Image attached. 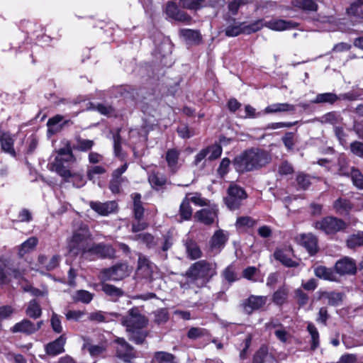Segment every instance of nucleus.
<instances>
[{
  "label": "nucleus",
  "instance_id": "f257e3e1",
  "mask_svg": "<svg viewBox=\"0 0 363 363\" xmlns=\"http://www.w3.org/2000/svg\"><path fill=\"white\" fill-rule=\"evenodd\" d=\"M271 160L270 155L262 150L251 149L245 151L234 160L235 169L239 172L257 169Z\"/></svg>",
  "mask_w": 363,
  "mask_h": 363
},
{
  "label": "nucleus",
  "instance_id": "f03ea898",
  "mask_svg": "<svg viewBox=\"0 0 363 363\" xmlns=\"http://www.w3.org/2000/svg\"><path fill=\"white\" fill-rule=\"evenodd\" d=\"M92 244V238L86 225H82L76 230L68 242L67 248L70 254L76 256L88 255Z\"/></svg>",
  "mask_w": 363,
  "mask_h": 363
},
{
  "label": "nucleus",
  "instance_id": "7ed1b4c3",
  "mask_svg": "<svg viewBox=\"0 0 363 363\" xmlns=\"http://www.w3.org/2000/svg\"><path fill=\"white\" fill-rule=\"evenodd\" d=\"M76 159L73 155L72 148L69 143L65 147L57 151V155L54 160L49 164L50 169L55 172L65 180L73 177L69 165L75 162Z\"/></svg>",
  "mask_w": 363,
  "mask_h": 363
},
{
  "label": "nucleus",
  "instance_id": "20e7f679",
  "mask_svg": "<svg viewBox=\"0 0 363 363\" xmlns=\"http://www.w3.org/2000/svg\"><path fill=\"white\" fill-rule=\"evenodd\" d=\"M217 273L215 262L200 260L194 263L186 272L188 277L194 281L197 285L203 286Z\"/></svg>",
  "mask_w": 363,
  "mask_h": 363
},
{
  "label": "nucleus",
  "instance_id": "39448f33",
  "mask_svg": "<svg viewBox=\"0 0 363 363\" xmlns=\"http://www.w3.org/2000/svg\"><path fill=\"white\" fill-rule=\"evenodd\" d=\"M313 226L327 235H333L347 228V224L342 219L327 216L314 223Z\"/></svg>",
  "mask_w": 363,
  "mask_h": 363
},
{
  "label": "nucleus",
  "instance_id": "423d86ee",
  "mask_svg": "<svg viewBox=\"0 0 363 363\" xmlns=\"http://www.w3.org/2000/svg\"><path fill=\"white\" fill-rule=\"evenodd\" d=\"M246 198L247 194L243 189L236 184H230L224 201L230 210H235L240 208L242 201Z\"/></svg>",
  "mask_w": 363,
  "mask_h": 363
},
{
  "label": "nucleus",
  "instance_id": "0eeeda50",
  "mask_svg": "<svg viewBox=\"0 0 363 363\" xmlns=\"http://www.w3.org/2000/svg\"><path fill=\"white\" fill-rule=\"evenodd\" d=\"M128 275V267L125 264H120L112 267L103 269L99 276L102 282L107 281L121 280Z\"/></svg>",
  "mask_w": 363,
  "mask_h": 363
},
{
  "label": "nucleus",
  "instance_id": "6e6552de",
  "mask_svg": "<svg viewBox=\"0 0 363 363\" xmlns=\"http://www.w3.org/2000/svg\"><path fill=\"white\" fill-rule=\"evenodd\" d=\"M146 319L142 315L138 308H133L129 311L127 316L123 317L122 323L127 328V330L134 332L145 326Z\"/></svg>",
  "mask_w": 363,
  "mask_h": 363
},
{
  "label": "nucleus",
  "instance_id": "1a4fd4ad",
  "mask_svg": "<svg viewBox=\"0 0 363 363\" xmlns=\"http://www.w3.org/2000/svg\"><path fill=\"white\" fill-rule=\"evenodd\" d=\"M262 26V24L260 21H257L250 26H245L244 23H234L225 28V35L228 37H235L241 33H254L259 30Z\"/></svg>",
  "mask_w": 363,
  "mask_h": 363
},
{
  "label": "nucleus",
  "instance_id": "9d476101",
  "mask_svg": "<svg viewBox=\"0 0 363 363\" xmlns=\"http://www.w3.org/2000/svg\"><path fill=\"white\" fill-rule=\"evenodd\" d=\"M116 352L118 358L125 362L130 363L132 359L136 357V353L133 348L122 338L116 340Z\"/></svg>",
  "mask_w": 363,
  "mask_h": 363
},
{
  "label": "nucleus",
  "instance_id": "9b49d317",
  "mask_svg": "<svg viewBox=\"0 0 363 363\" xmlns=\"http://www.w3.org/2000/svg\"><path fill=\"white\" fill-rule=\"evenodd\" d=\"M42 324V321L35 323L28 319H23L16 323L11 328V331L13 333H21L26 335H31L37 332L41 328Z\"/></svg>",
  "mask_w": 363,
  "mask_h": 363
},
{
  "label": "nucleus",
  "instance_id": "f8f14e48",
  "mask_svg": "<svg viewBox=\"0 0 363 363\" xmlns=\"http://www.w3.org/2000/svg\"><path fill=\"white\" fill-rule=\"evenodd\" d=\"M181 151L177 148L168 149L165 154V160L169 171L175 174L182 167V160L180 159Z\"/></svg>",
  "mask_w": 363,
  "mask_h": 363
},
{
  "label": "nucleus",
  "instance_id": "ddd939ff",
  "mask_svg": "<svg viewBox=\"0 0 363 363\" xmlns=\"http://www.w3.org/2000/svg\"><path fill=\"white\" fill-rule=\"evenodd\" d=\"M165 13L169 17L174 20L188 23L191 18L184 11H180L176 4L173 1H168L165 7Z\"/></svg>",
  "mask_w": 363,
  "mask_h": 363
},
{
  "label": "nucleus",
  "instance_id": "4468645a",
  "mask_svg": "<svg viewBox=\"0 0 363 363\" xmlns=\"http://www.w3.org/2000/svg\"><path fill=\"white\" fill-rule=\"evenodd\" d=\"M267 298L264 296H250L244 303L245 311L250 314L254 311L261 308L267 303Z\"/></svg>",
  "mask_w": 363,
  "mask_h": 363
},
{
  "label": "nucleus",
  "instance_id": "2eb2a0df",
  "mask_svg": "<svg viewBox=\"0 0 363 363\" xmlns=\"http://www.w3.org/2000/svg\"><path fill=\"white\" fill-rule=\"evenodd\" d=\"M89 206L95 212L104 216L113 213L117 208V203L115 201H108L105 203L91 201Z\"/></svg>",
  "mask_w": 363,
  "mask_h": 363
},
{
  "label": "nucleus",
  "instance_id": "dca6fc26",
  "mask_svg": "<svg viewBox=\"0 0 363 363\" xmlns=\"http://www.w3.org/2000/svg\"><path fill=\"white\" fill-rule=\"evenodd\" d=\"M298 242L303 246L310 255H314L318 250L317 238L311 233L302 234L298 238Z\"/></svg>",
  "mask_w": 363,
  "mask_h": 363
},
{
  "label": "nucleus",
  "instance_id": "f3484780",
  "mask_svg": "<svg viewBox=\"0 0 363 363\" xmlns=\"http://www.w3.org/2000/svg\"><path fill=\"white\" fill-rule=\"evenodd\" d=\"M259 21L262 24V27L264 26L271 30L277 31H282L296 26V23L292 21L281 19H272L270 21H265L264 23H262V21Z\"/></svg>",
  "mask_w": 363,
  "mask_h": 363
},
{
  "label": "nucleus",
  "instance_id": "a211bd4d",
  "mask_svg": "<svg viewBox=\"0 0 363 363\" xmlns=\"http://www.w3.org/2000/svg\"><path fill=\"white\" fill-rule=\"evenodd\" d=\"M356 269L355 262L348 257H345L335 264V270L340 274H354Z\"/></svg>",
  "mask_w": 363,
  "mask_h": 363
},
{
  "label": "nucleus",
  "instance_id": "6ab92c4d",
  "mask_svg": "<svg viewBox=\"0 0 363 363\" xmlns=\"http://www.w3.org/2000/svg\"><path fill=\"white\" fill-rule=\"evenodd\" d=\"M216 216V209L211 207L208 208H203L197 211L194 215V218L198 221L205 225H209L214 222Z\"/></svg>",
  "mask_w": 363,
  "mask_h": 363
},
{
  "label": "nucleus",
  "instance_id": "aec40b11",
  "mask_svg": "<svg viewBox=\"0 0 363 363\" xmlns=\"http://www.w3.org/2000/svg\"><path fill=\"white\" fill-rule=\"evenodd\" d=\"M66 342V337L64 335H60L55 341L46 345V353L49 355L55 356L64 352V346Z\"/></svg>",
  "mask_w": 363,
  "mask_h": 363
},
{
  "label": "nucleus",
  "instance_id": "412c9836",
  "mask_svg": "<svg viewBox=\"0 0 363 363\" xmlns=\"http://www.w3.org/2000/svg\"><path fill=\"white\" fill-rule=\"evenodd\" d=\"M96 255L101 257H111L114 254V250L110 245L104 244L95 245L92 242L88 255Z\"/></svg>",
  "mask_w": 363,
  "mask_h": 363
},
{
  "label": "nucleus",
  "instance_id": "4be33fe9",
  "mask_svg": "<svg viewBox=\"0 0 363 363\" xmlns=\"http://www.w3.org/2000/svg\"><path fill=\"white\" fill-rule=\"evenodd\" d=\"M227 241V235L221 230H217L210 242V246L213 251L216 253H218L220 250L224 247L225 242Z\"/></svg>",
  "mask_w": 363,
  "mask_h": 363
},
{
  "label": "nucleus",
  "instance_id": "5701e85b",
  "mask_svg": "<svg viewBox=\"0 0 363 363\" xmlns=\"http://www.w3.org/2000/svg\"><path fill=\"white\" fill-rule=\"evenodd\" d=\"M0 143L1 149L6 153L15 156L16 152L13 148L14 139L9 133H0Z\"/></svg>",
  "mask_w": 363,
  "mask_h": 363
},
{
  "label": "nucleus",
  "instance_id": "b1692460",
  "mask_svg": "<svg viewBox=\"0 0 363 363\" xmlns=\"http://www.w3.org/2000/svg\"><path fill=\"white\" fill-rule=\"evenodd\" d=\"M319 298L327 301L328 304L330 306H338L342 301L343 295L340 292L322 291L320 292Z\"/></svg>",
  "mask_w": 363,
  "mask_h": 363
},
{
  "label": "nucleus",
  "instance_id": "393cba45",
  "mask_svg": "<svg viewBox=\"0 0 363 363\" xmlns=\"http://www.w3.org/2000/svg\"><path fill=\"white\" fill-rule=\"evenodd\" d=\"M155 268V266L146 257L142 255H139L138 269L141 272L143 277H151Z\"/></svg>",
  "mask_w": 363,
  "mask_h": 363
},
{
  "label": "nucleus",
  "instance_id": "a878e982",
  "mask_svg": "<svg viewBox=\"0 0 363 363\" xmlns=\"http://www.w3.org/2000/svg\"><path fill=\"white\" fill-rule=\"evenodd\" d=\"M290 252V250H277L274 253V258L280 262L282 264L288 267H296L298 266V262L292 260L289 257V253Z\"/></svg>",
  "mask_w": 363,
  "mask_h": 363
},
{
  "label": "nucleus",
  "instance_id": "bb28decb",
  "mask_svg": "<svg viewBox=\"0 0 363 363\" xmlns=\"http://www.w3.org/2000/svg\"><path fill=\"white\" fill-rule=\"evenodd\" d=\"M60 259V256L58 255H53L49 259L45 255H40L38 262L46 270L50 271L58 266Z\"/></svg>",
  "mask_w": 363,
  "mask_h": 363
},
{
  "label": "nucleus",
  "instance_id": "cd10ccee",
  "mask_svg": "<svg viewBox=\"0 0 363 363\" xmlns=\"http://www.w3.org/2000/svg\"><path fill=\"white\" fill-rule=\"evenodd\" d=\"M295 111V106L287 103L284 104H273L264 109L265 113H274L278 112L294 111Z\"/></svg>",
  "mask_w": 363,
  "mask_h": 363
},
{
  "label": "nucleus",
  "instance_id": "c85d7f7f",
  "mask_svg": "<svg viewBox=\"0 0 363 363\" xmlns=\"http://www.w3.org/2000/svg\"><path fill=\"white\" fill-rule=\"evenodd\" d=\"M37 244L38 239L35 237L29 238L19 246L18 252L19 257H22L26 254L34 250Z\"/></svg>",
  "mask_w": 363,
  "mask_h": 363
},
{
  "label": "nucleus",
  "instance_id": "c756f323",
  "mask_svg": "<svg viewBox=\"0 0 363 363\" xmlns=\"http://www.w3.org/2000/svg\"><path fill=\"white\" fill-rule=\"evenodd\" d=\"M63 120V116L61 115H56L50 118L47 122L48 133L50 135H54L62 128V125L59 123Z\"/></svg>",
  "mask_w": 363,
  "mask_h": 363
},
{
  "label": "nucleus",
  "instance_id": "7c9ffc66",
  "mask_svg": "<svg viewBox=\"0 0 363 363\" xmlns=\"http://www.w3.org/2000/svg\"><path fill=\"white\" fill-rule=\"evenodd\" d=\"M133 200V213L135 220H140L143 216L144 208L142 206L141 196L140 194L135 193L132 194Z\"/></svg>",
  "mask_w": 363,
  "mask_h": 363
},
{
  "label": "nucleus",
  "instance_id": "2f4dec72",
  "mask_svg": "<svg viewBox=\"0 0 363 363\" xmlns=\"http://www.w3.org/2000/svg\"><path fill=\"white\" fill-rule=\"evenodd\" d=\"M86 105H89L90 106H87L86 108L89 109H94L99 111L100 113L107 116H112L116 115V110L114 108H113L111 106H108L104 104H99L96 106H94V104L91 103H86Z\"/></svg>",
  "mask_w": 363,
  "mask_h": 363
},
{
  "label": "nucleus",
  "instance_id": "473e14b6",
  "mask_svg": "<svg viewBox=\"0 0 363 363\" xmlns=\"http://www.w3.org/2000/svg\"><path fill=\"white\" fill-rule=\"evenodd\" d=\"M314 273L316 277L329 281L335 280V274L334 272L325 267L320 266L315 269Z\"/></svg>",
  "mask_w": 363,
  "mask_h": 363
},
{
  "label": "nucleus",
  "instance_id": "72a5a7b5",
  "mask_svg": "<svg viewBox=\"0 0 363 363\" xmlns=\"http://www.w3.org/2000/svg\"><path fill=\"white\" fill-rule=\"evenodd\" d=\"M180 33L184 39L189 43H199L201 40V35L196 30L182 29Z\"/></svg>",
  "mask_w": 363,
  "mask_h": 363
},
{
  "label": "nucleus",
  "instance_id": "f704fd0d",
  "mask_svg": "<svg viewBox=\"0 0 363 363\" xmlns=\"http://www.w3.org/2000/svg\"><path fill=\"white\" fill-rule=\"evenodd\" d=\"M94 298V294L86 290H78L73 295L72 298L76 302L89 303Z\"/></svg>",
  "mask_w": 363,
  "mask_h": 363
},
{
  "label": "nucleus",
  "instance_id": "c9c22d12",
  "mask_svg": "<svg viewBox=\"0 0 363 363\" xmlns=\"http://www.w3.org/2000/svg\"><path fill=\"white\" fill-rule=\"evenodd\" d=\"M186 250L188 257L192 259H198L201 255V252L197 244L192 240L186 241Z\"/></svg>",
  "mask_w": 363,
  "mask_h": 363
},
{
  "label": "nucleus",
  "instance_id": "e433bc0d",
  "mask_svg": "<svg viewBox=\"0 0 363 363\" xmlns=\"http://www.w3.org/2000/svg\"><path fill=\"white\" fill-rule=\"evenodd\" d=\"M333 207L336 212L341 214L348 213L352 208L350 202L344 199H337L334 202Z\"/></svg>",
  "mask_w": 363,
  "mask_h": 363
},
{
  "label": "nucleus",
  "instance_id": "4c0bfd02",
  "mask_svg": "<svg viewBox=\"0 0 363 363\" xmlns=\"http://www.w3.org/2000/svg\"><path fill=\"white\" fill-rule=\"evenodd\" d=\"M26 313L29 317L36 319L41 315L42 311L40 305L36 301L32 300L28 303Z\"/></svg>",
  "mask_w": 363,
  "mask_h": 363
},
{
  "label": "nucleus",
  "instance_id": "58836bf2",
  "mask_svg": "<svg viewBox=\"0 0 363 363\" xmlns=\"http://www.w3.org/2000/svg\"><path fill=\"white\" fill-rule=\"evenodd\" d=\"M363 245V231L350 235L347 240V246L349 248H355Z\"/></svg>",
  "mask_w": 363,
  "mask_h": 363
},
{
  "label": "nucleus",
  "instance_id": "ea45409f",
  "mask_svg": "<svg viewBox=\"0 0 363 363\" xmlns=\"http://www.w3.org/2000/svg\"><path fill=\"white\" fill-rule=\"evenodd\" d=\"M289 289L282 286L273 294V301L277 305H282L287 299Z\"/></svg>",
  "mask_w": 363,
  "mask_h": 363
},
{
  "label": "nucleus",
  "instance_id": "a19ab883",
  "mask_svg": "<svg viewBox=\"0 0 363 363\" xmlns=\"http://www.w3.org/2000/svg\"><path fill=\"white\" fill-rule=\"evenodd\" d=\"M292 4L298 8L308 11H316L318 6L313 0H293Z\"/></svg>",
  "mask_w": 363,
  "mask_h": 363
},
{
  "label": "nucleus",
  "instance_id": "79ce46f5",
  "mask_svg": "<svg viewBox=\"0 0 363 363\" xmlns=\"http://www.w3.org/2000/svg\"><path fill=\"white\" fill-rule=\"evenodd\" d=\"M307 330L311 337V350H315L319 346V333L315 326L311 323L308 324Z\"/></svg>",
  "mask_w": 363,
  "mask_h": 363
},
{
  "label": "nucleus",
  "instance_id": "37998d69",
  "mask_svg": "<svg viewBox=\"0 0 363 363\" xmlns=\"http://www.w3.org/2000/svg\"><path fill=\"white\" fill-rule=\"evenodd\" d=\"M107 345L106 342L99 345H91L86 342L84 345V348H87L91 356H98L106 351Z\"/></svg>",
  "mask_w": 363,
  "mask_h": 363
},
{
  "label": "nucleus",
  "instance_id": "c03bdc74",
  "mask_svg": "<svg viewBox=\"0 0 363 363\" xmlns=\"http://www.w3.org/2000/svg\"><path fill=\"white\" fill-rule=\"evenodd\" d=\"M103 291L112 298H117L123 295V291L119 288L108 284H102Z\"/></svg>",
  "mask_w": 363,
  "mask_h": 363
},
{
  "label": "nucleus",
  "instance_id": "a18cd8bd",
  "mask_svg": "<svg viewBox=\"0 0 363 363\" xmlns=\"http://www.w3.org/2000/svg\"><path fill=\"white\" fill-rule=\"evenodd\" d=\"M337 99V96L333 93L319 94L315 99L312 101L313 104L329 103L333 104Z\"/></svg>",
  "mask_w": 363,
  "mask_h": 363
},
{
  "label": "nucleus",
  "instance_id": "49530a36",
  "mask_svg": "<svg viewBox=\"0 0 363 363\" xmlns=\"http://www.w3.org/2000/svg\"><path fill=\"white\" fill-rule=\"evenodd\" d=\"M131 238L134 240L140 241L145 244L147 247H152L155 245L154 237L150 233L137 234Z\"/></svg>",
  "mask_w": 363,
  "mask_h": 363
},
{
  "label": "nucleus",
  "instance_id": "de8ad7c7",
  "mask_svg": "<svg viewBox=\"0 0 363 363\" xmlns=\"http://www.w3.org/2000/svg\"><path fill=\"white\" fill-rule=\"evenodd\" d=\"M6 268L7 260L0 257V285L6 284L9 281V274Z\"/></svg>",
  "mask_w": 363,
  "mask_h": 363
},
{
  "label": "nucleus",
  "instance_id": "09e8293b",
  "mask_svg": "<svg viewBox=\"0 0 363 363\" xmlns=\"http://www.w3.org/2000/svg\"><path fill=\"white\" fill-rule=\"evenodd\" d=\"M21 288L25 292H29L34 296H45L48 295V290L46 289H38L33 288L28 283H22Z\"/></svg>",
  "mask_w": 363,
  "mask_h": 363
},
{
  "label": "nucleus",
  "instance_id": "8fccbe9b",
  "mask_svg": "<svg viewBox=\"0 0 363 363\" xmlns=\"http://www.w3.org/2000/svg\"><path fill=\"white\" fill-rule=\"evenodd\" d=\"M222 276L229 283L234 282L238 279V275L233 265L228 266L222 272Z\"/></svg>",
  "mask_w": 363,
  "mask_h": 363
},
{
  "label": "nucleus",
  "instance_id": "3c124183",
  "mask_svg": "<svg viewBox=\"0 0 363 363\" xmlns=\"http://www.w3.org/2000/svg\"><path fill=\"white\" fill-rule=\"evenodd\" d=\"M180 216L184 220H189L192 216V209L188 199H184L180 205Z\"/></svg>",
  "mask_w": 363,
  "mask_h": 363
},
{
  "label": "nucleus",
  "instance_id": "603ef678",
  "mask_svg": "<svg viewBox=\"0 0 363 363\" xmlns=\"http://www.w3.org/2000/svg\"><path fill=\"white\" fill-rule=\"evenodd\" d=\"M94 143L91 140L82 139L79 138L77 139V144L74 146V148L79 151L86 152L91 150L94 146Z\"/></svg>",
  "mask_w": 363,
  "mask_h": 363
},
{
  "label": "nucleus",
  "instance_id": "864d4df0",
  "mask_svg": "<svg viewBox=\"0 0 363 363\" xmlns=\"http://www.w3.org/2000/svg\"><path fill=\"white\" fill-rule=\"evenodd\" d=\"M149 182L156 189L162 187L166 183V179L162 175L153 173L149 177Z\"/></svg>",
  "mask_w": 363,
  "mask_h": 363
},
{
  "label": "nucleus",
  "instance_id": "5fc2aeb1",
  "mask_svg": "<svg viewBox=\"0 0 363 363\" xmlns=\"http://www.w3.org/2000/svg\"><path fill=\"white\" fill-rule=\"evenodd\" d=\"M256 224L255 220L250 216H241L237 219L236 226L238 228H251Z\"/></svg>",
  "mask_w": 363,
  "mask_h": 363
},
{
  "label": "nucleus",
  "instance_id": "6e6d98bb",
  "mask_svg": "<svg viewBox=\"0 0 363 363\" xmlns=\"http://www.w3.org/2000/svg\"><path fill=\"white\" fill-rule=\"evenodd\" d=\"M185 199H188V202H192L195 205L203 206L206 205V199L201 197L198 193L186 194Z\"/></svg>",
  "mask_w": 363,
  "mask_h": 363
},
{
  "label": "nucleus",
  "instance_id": "4d7b16f0",
  "mask_svg": "<svg viewBox=\"0 0 363 363\" xmlns=\"http://www.w3.org/2000/svg\"><path fill=\"white\" fill-rule=\"evenodd\" d=\"M296 182L299 189H306L311 184L309 175L299 173L296 177Z\"/></svg>",
  "mask_w": 363,
  "mask_h": 363
},
{
  "label": "nucleus",
  "instance_id": "13d9d810",
  "mask_svg": "<svg viewBox=\"0 0 363 363\" xmlns=\"http://www.w3.org/2000/svg\"><path fill=\"white\" fill-rule=\"evenodd\" d=\"M206 150H208V159L210 160L218 158L222 153V147L219 145H213L206 148Z\"/></svg>",
  "mask_w": 363,
  "mask_h": 363
},
{
  "label": "nucleus",
  "instance_id": "bf43d9fd",
  "mask_svg": "<svg viewBox=\"0 0 363 363\" xmlns=\"http://www.w3.org/2000/svg\"><path fill=\"white\" fill-rule=\"evenodd\" d=\"M155 359L160 363H176L174 357L169 353L158 352L155 354Z\"/></svg>",
  "mask_w": 363,
  "mask_h": 363
},
{
  "label": "nucleus",
  "instance_id": "052dcab7",
  "mask_svg": "<svg viewBox=\"0 0 363 363\" xmlns=\"http://www.w3.org/2000/svg\"><path fill=\"white\" fill-rule=\"evenodd\" d=\"M351 177L354 186L360 189H363V175L359 170L352 169Z\"/></svg>",
  "mask_w": 363,
  "mask_h": 363
},
{
  "label": "nucleus",
  "instance_id": "680f3d73",
  "mask_svg": "<svg viewBox=\"0 0 363 363\" xmlns=\"http://www.w3.org/2000/svg\"><path fill=\"white\" fill-rule=\"evenodd\" d=\"M278 172L281 176L291 174L294 172V168L287 161H283L278 167Z\"/></svg>",
  "mask_w": 363,
  "mask_h": 363
},
{
  "label": "nucleus",
  "instance_id": "e2e57ef3",
  "mask_svg": "<svg viewBox=\"0 0 363 363\" xmlns=\"http://www.w3.org/2000/svg\"><path fill=\"white\" fill-rule=\"evenodd\" d=\"M114 153L116 156L121 155L122 139L119 135V130L113 135Z\"/></svg>",
  "mask_w": 363,
  "mask_h": 363
},
{
  "label": "nucleus",
  "instance_id": "0e129e2a",
  "mask_svg": "<svg viewBox=\"0 0 363 363\" xmlns=\"http://www.w3.org/2000/svg\"><path fill=\"white\" fill-rule=\"evenodd\" d=\"M65 315L68 320L79 321L85 315V312L83 311L69 310Z\"/></svg>",
  "mask_w": 363,
  "mask_h": 363
},
{
  "label": "nucleus",
  "instance_id": "69168bd1",
  "mask_svg": "<svg viewBox=\"0 0 363 363\" xmlns=\"http://www.w3.org/2000/svg\"><path fill=\"white\" fill-rule=\"evenodd\" d=\"M51 326L52 330L57 333H60L62 332V326L60 317L55 313H53L50 319Z\"/></svg>",
  "mask_w": 363,
  "mask_h": 363
},
{
  "label": "nucleus",
  "instance_id": "338daca9",
  "mask_svg": "<svg viewBox=\"0 0 363 363\" xmlns=\"http://www.w3.org/2000/svg\"><path fill=\"white\" fill-rule=\"evenodd\" d=\"M106 172V169L101 166H94L89 168L87 171V177L89 180L94 181L95 176L102 174Z\"/></svg>",
  "mask_w": 363,
  "mask_h": 363
},
{
  "label": "nucleus",
  "instance_id": "774afa93",
  "mask_svg": "<svg viewBox=\"0 0 363 363\" xmlns=\"http://www.w3.org/2000/svg\"><path fill=\"white\" fill-rule=\"evenodd\" d=\"M350 150L355 155L363 157V143L354 141L350 145Z\"/></svg>",
  "mask_w": 363,
  "mask_h": 363
}]
</instances>
